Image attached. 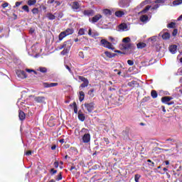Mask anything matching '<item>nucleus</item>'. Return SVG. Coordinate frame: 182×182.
Here are the masks:
<instances>
[{"label":"nucleus","instance_id":"nucleus-25","mask_svg":"<svg viewBox=\"0 0 182 182\" xmlns=\"http://www.w3.org/2000/svg\"><path fill=\"white\" fill-rule=\"evenodd\" d=\"M37 70L41 72V73H46L48 72V69L45 67H39Z\"/></svg>","mask_w":182,"mask_h":182},{"label":"nucleus","instance_id":"nucleus-27","mask_svg":"<svg viewBox=\"0 0 182 182\" xmlns=\"http://www.w3.org/2000/svg\"><path fill=\"white\" fill-rule=\"evenodd\" d=\"M66 36L67 35L65 34V31L61 32L58 36L59 41H63V38H66Z\"/></svg>","mask_w":182,"mask_h":182},{"label":"nucleus","instance_id":"nucleus-39","mask_svg":"<svg viewBox=\"0 0 182 182\" xmlns=\"http://www.w3.org/2000/svg\"><path fill=\"white\" fill-rule=\"evenodd\" d=\"M130 41H131V39L129 37H126L122 39V42H124V43H129L130 42Z\"/></svg>","mask_w":182,"mask_h":182},{"label":"nucleus","instance_id":"nucleus-30","mask_svg":"<svg viewBox=\"0 0 182 182\" xmlns=\"http://www.w3.org/2000/svg\"><path fill=\"white\" fill-rule=\"evenodd\" d=\"M85 100V92L83 91L80 92V102Z\"/></svg>","mask_w":182,"mask_h":182},{"label":"nucleus","instance_id":"nucleus-45","mask_svg":"<svg viewBox=\"0 0 182 182\" xmlns=\"http://www.w3.org/2000/svg\"><path fill=\"white\" fill-rule=\"evenodd\" d=\"M73 107H74V113L77 114V105H76V102L73 103Z\"/></svg>","mask_w":182,"mask_h":182},{"label":"nucleus","instance_id":"nucleus-10","mask_svg":"<svg viewBox=\"0 0 182 182\" xmlns=\"http://www.w3.org/2000/svg\"><path fill=\"white\" fill-rule=\"evenodd\" d=\"M36 52H38V47H36V45H33V46H31L28 53V55H30V56H33V55H35Z\"/></svg>","mask_w":182,"mask_h":182},{"label":"nucleus","instance_id":"nucleus-61","mask_svg":"<svg viewBox=\"0 0 182 182\" xmlns=\"http://www.w3.org/2000/svg\"><path fill=\"white\" fill-rule=\"evenodd\" d=\"M26 156H32V151H28L27 152H26Z\"/></svg>","mask_w":182,"mask_h":182},{"label":"nucleus","instance_id":"nucleus-19","mask_svg":"<svg viewBox=\"0 0 182 182\" xmlns=\"http://www.w3.org/2000/svg\"><path fill=\"white\" fill-rule=\"evenodd\" d=\"M78 119L80 120V122H83L86 119V117L84 115L83 113H82V111L78 112Z\"/></svg>","mask_w":182,"mask_h":182},{"label":"nucleus","instance_id":"nucleus-5","mask_svg":"<svg viewBox=\"0 0 182 182\" xmlns=\"http://www.w3.org/2000/svg\"><path fill=\"white\" fill-rule=\"evenodd\" d=\"M85 109H87L88 113H92L95 110V102L85 103L84 105Z\"/></svg>","mask_w":182,"mask_h":182},{"label":"nucleus","instance_id":"nucleus-43","mask_svg":"<svg viewBox=\"0 0 182 182\" xmlns=\"http://www.w3.org/2000/svg\"><path fill=\"white\" fill-rule=\"evenodd\" d=\"M140 177H141V176L139 174H136L134 176L135 182H139V180H140Z\"/></svg>","mask_w":182,"mask_h":182},{"label":"nucleus","instance_id":"nucleus-36","mask_svg":"<svg viewBox=\"0 0 182 182\" xmlns=\"http://www.w3.org/2000/svg\"><path fill=\"white\" fill-rule=\"evenodd\" d=\"M56 181H60V180H62L63 177H62V172H60L58 176H56L55 177Z\"/></svg>","mask_w":182,"mask_h":182},{"label":"nucleus","instance_id":"nucleus-40","mask_svg":"<svg viewBox=\"0 0 182 182\" xmlns=\"http://www.w3.org/2000/svg\"><path fill=\"white\" fill-rule=\"evenodd\" d=\"M176 26V23L171 22L167 25V28H173Z\"/></svg>","mask_w":182,"mask_h":182},{"label":"nucleus","instance_id":"nucleus-24","mask_svg":"<svg viewBox=\"0 0 182 182\" xmlns=\"http://www.w3.org/2000/svg\"><path fill=\"white\" fill-rule=\"evenodd\" d=\"M75 32V31L73 28H67L64 33H65V35L68 36V35H72Z\"/></svg>","mask_w":182,"mask_h":182},{"label":"nucleus","instance_id":"nucleus-2","mask_svg":"<svg viewBox=\"0 0 182 182\" xmlns=\"http://www.w3.org/2000/svg\"><path fill=\"white\" fill-rule=\"evenodd\" d=\"M100 44L102 46L107 48V49H111L112 50L114 49V48H113V45H112L110 42L107 41L106 39H102L100 41Z\"/></svg>","mask_w":182,"mask_h":182},{"label":"nucleus","instance_id":"nucleus-18","mask_svg":"<svg viewBox=\"0 0 182 182\" xmlns=\"http://www.w3.org/2000/svg\"><path fill=\"white\" fill-rule=\"evenodd\" d=\"M173 97L166 96L161 98L162 103H165V105H167V102H170V100H172Z\"/></svg>","mask_w":182,"mask_h":182},{"label":"nucleus","instance_id":"nucleus-44","mask_svg":"<svg viewBox=\"0 0 182 182\" xmlns=\"http://www.w3.org/2000/svg\"><path fill=\"white\" fill-rule=\"evenodd\" d=\"M22 9L26 12H29V7L27 5H24L22 6Z\"/></svg>","mask_w":182,"mask_h":182},{"label":"nucleus","instance_id":"nucleus-26","mask_svg":"<svg viewBox=\"0 0 182 182\" xmlns=\"http://www.w3.org/2000/svg\"><path fill=\"white\" fill-rule=\"evenodd\" d=\"M103 14L106 15V16H110V15H112V11L106 9L103 10Z\"/></svg>","mask_w":182,"mask_h":182},{"label":"nucleus","instance_id":"nucleus-46","mask_svg":"<svg viewBox=\"0 0 182 182\" xmlns=\"http://www.w3.org/2000/svg\"><path fill=\"white\" fill-rule=\"evenodd\" d=\"M95 92V90L94 89H91L88 91V95L90 96H91L92 97H93L94 95H93V92Z\"/></svg>","mask_w":182,"mask_h":182},{"label":"nucleus","instance_id":"nucleus-31","mask_svg":"<svg viewBox=\"0 0 182 182\" xmlns=\"http://www.w3.org/2000/svg\"><path fill=\"white\" fill-rule=\"evenodd\" d=\"M136 85H137V82L132 80L129 82H128L127 85L129 86L130 87H133L134 86H136Z\"/></svg>","mask_w":182,"mask_h":182},{"label":"nucleus","instance_id":"nucleus-57","mask_svg":"<svg viewBox=\"0 0 182 182\" xmlns=\"http://www.w3.org/2000/svg\"><path fill=\"white\" fill-rule=\"evenodd\" d=\"M158 8H160V4H155L151 9H158Z\"/></svg>","mask_w":182,"mask_h":182},{"label":"nucleus","instance_id":"nucleus-33","mask_svg":"<svg viewBox=\"0 0 182 182\" xmlns=\"http://www.w3.org/2000/svg\"><path fill=\"white\" fill-rule=\"evenodd\" d=\"M85 32H86V28H80L78 31V35L82 36V35H85Z\"/></svg>","mask_w":182,"mask_h":182},{"label":"nucleus","instance_id":"nucleus-47","mask_svg":"<svg viewBox=\"0 0 182 182\" xmlns=\"http://www.w3.org/2000/svg\"><path fill=\"white\" fill-rule=\"evenodd\" d=\"M182 3V0H175L173 1V5H180Z\"/></svg>","mask_w":182,"mask_h":182},{"label":"nucleus","instance_id":"nucleus-55","mask_svg":"<svg viewBox=\"0 0 182 182\" xmlns=\"http://www.w3.org/2000/svg\"><path fill=\"white\" fill-rule=\"evenodd\" d=\"M96 36H99V33L97 32H92V38H96Z\"/></svg>","mask_w":182,"mask_h":182},{"label":"nucleus","instance_id":"nucleus-13","mask_svg":"<svg viewBox=\"0 0 182 182\" xmlns=\"http://www.w3.org/2000/svg\"><path fill=\"white\" fill-rule=\"evenodd\" d=\"M58 82H44L43 83V87H55V86H58Z\"/></svg>","mask_w":182,"mask_h":182},{"label":"nucleus","instance_id":"nucleus-3","mask_svg":"<svg viewBox=\"0 0 182 182\" xmlns=\"http://www.w3.org/2000/svg\"><path fill=\"white\" fill-rule=\"evenodd\" d=\"M118 31L119 32H127V31H130V26L127 25L126 23H122L118 26Z\"/></svg>","mask_w":182,"mask_h":182},{"label":"nucleus","instance_id":"nucleus-58","mask_svg":"<svg viewBox=\"0 0 182 182\" xmlns=\"http://www.w3.org/2000/svg\"><path fill=\"white\" fill-rule=\"evenodd\" d=\"M54 3L56 4V6H60L61 5V2L59 1H54Z\"/></svg>","mask_w":182,"mask_h":182},{"label":"nucleus","instance_id":"nucleus-21","mask_svg":"<svg viewBox=\"0 0 182 182\" xmlns=\"http://www.w3.org/2000/svg\"><path fill=\"white\" fill-rule=\"evenodd\" d=\"M18 117L20 120H25L26 115L25 114V112H23V111H20L18 113Z\"/></svg>","mask_w":182,"mask_h":182},{"label":"nucleus","instance_id":"nucleus-20","mask_svg":"<svg viewBox=\"0 0 182 182\" xmlns=\"http://www.w3.org/2000/svg\"><path fill=\"white\" fill-rule=\"evenodd\" d=\"M141 22H144V23L149 22V16L147 15H143L140 17Z\"/></svg>","mask_w":182,"mask_h":182},{"label":"nucleus","instance_id":"nucleus-22","mask_svg":"<svg viewBox=\"0 0 182 182\" xmlns=\"http://www.w3.org/2000/svg\"><path fill=\"white\" fill-rule=\"evenodd\" d=\"M124 15V11H117L115 12V16L117 18H122Z\"/></svg>","mask_w":182,"mask_h":182},{"label":"nucleus","instance_id":"nucleus-42","mask_svg":"<svg viewBox=\"0 0 182 182\" xmlns=\"http://www.w3.org/2000/svg\"><path fill=\"white\" fill-rule=\"evenodd\" d=\"M50 173L51 176H54V174H56L58 173V171L55 170L54 168H51L50 170Z\"/></svg>","mask_w":182,"mask_h":182},{"label":"nucleus","instance_id":"nucleus-9","mask_svg":"<svg viewBox=\"0 0 182 182\" xmlns=\"http://www.w3.org/2000/svg\"><path fill=\"white\" fill-rule=\"evenodd\" d=\"M102 16L100 14H97L92 18H89V21L92 22V23H96V22H98L100 19H102Z\"/></svg>","mask_w":182,"mask_h":182},{"label":"nucleus","instance_id":"nucleus-60","mask_svg":"<svg viewBox=\"0 0 182 182\" xmlns=\"http://www.w3.org/2000/svg\"><path fill=\"white\" fill-rule=\"evenodd\" d=\"M34 32H35V28H30L29 33H31L32 35V33H33Z\"/></svg>","mask_w":182,"mask_h":182},{"label":"nucleus","instance_id":"nucleus-23","mask_svg":"<svg viewBox=\"0 0 182 182\" xmlns=\"http://www.w3.org/2000/svg\"><path fill=\"white\" fill-rule=\"evenodd\" d=\"M122 48L123 49H124L125 50H127L129 49H132V43H124L122 44Z\"/></svg>","mask_w":182,"mask_h":182},{"label":"nucleus","instance_id":"nucleus-35","mask_svg":"<svg viewBox=\"0 0 182 182\" xmlns=\"http://www.w3.org/2000/svg\"><path fill=\"white\" fill-rule=\"evenodd\" d=\"M27 4L29 5V6H32L36 4V0H28Z\"/></svg>","mask_w":182,"mask_h":182},{"label":"nucleus","instance_id":"nucleus-53","mask_svg":"<svg viewBox=\"0 0 182 182\" xmlns=\"http://www.w3.org/2000/svg\"><path fill=\"white\" fill-rule=\"evenodd\" d=\"M150 41H151V42H156V41H157V36H153L150 38Z\"/></svg>","mask_w":182,"mask_h":182},{"label":"nucleus","instance_id":"nucleus-62","mask_svg":"<svg viewBox=\"0 0 182 182\" xmlns=\"http://www.w3.org/2000/svg\"><path fill=\"white\" fill-rule=\"evenodd\" d=\"M9 4L8 3H4L1 5L2 8H7V6H9Z\"/></svg>","mask_w":182,"mask_h":182},{"label":"nucleus","instance_id":"nucleus-41","mask_svg":"<svg viewBox=\"0 0 182 182\" xmlns=\"http://www.w3.org/2000/svg\"><path fill=\"white\" fill-rule=\"evenodd\" d=\"M67 53H69V50L66 48H64V50L60 53V54L63 55H67Z\"/></svg>","mask_w":182,"mask_h":182},{"label":"nucleus","instance_id":"nucleus-49","mask_svg":"<svg viewBox=\"0 0 182 182\" xmlns=\"http://www.w3.org/2000/svg\"><path fill=\"white\" fill-rule=\"evenodd\" d=\"M127 63L129 65V66H133V65H134V62L132 60H128Z\"/></svg>","mask_w":182,"mask_h":182},{"label":"nucleus","instance_id":"nucleus-6","mask_svg":"<svg viewBox=\"0 0 182 182\" xmlns=\"http://www.w3.org/2000/svg\"><path fill=\"white\" fill-rule=\"evenodd\" d=\"M34 101H36V103H42L43 105H46V97L43 96L34 97Z\"/></svg>","mask_w":182,"mask_h":182},{"label":"nucleus","instance_id":"nucleus-63","mask_svg":"<svg viewBox=\"0 0 182 182\" xmlns=\"http://www.w3.org/2000/svg\"><path fill=\"white\" fill-rule=\"evenodd\" d=\"M88 35L90 36H92L93 35V33H92V28H90L89 31H88Z\"/></svg>","mask_w":182,"mask_h":182},{"label":"nucleus","instance_id":"nucleus-4","mask_svg":"<svg viewBox=\"0 0 182 182\" xmlns=\"http://www.w3.org/2000/svg\"><path fill=\"white\" fill-rule=\"evenodd\" d=\"M78 79L81 82H83V83L80 85V87L83 88V87H87L89 86V80H87V78L83 76H78Z\"/></svg>","mask_w":182,"mask_h":182},{"label":"nucleus","instance_id":"nucleus-54","mask_svg":"<svg viewBox=\"0 0 182 182\" xmlns=\"http://www.w3.org/2000/svg\"><path fill=\"white\" fill-rule=\"evenodd\" d=\"M177 33H178V30L177 29H174L173 31L172 35H173V36H177Z\"/></svg>","mask_w":182,"mask_h":182},{"label":"nucleus","instance_id":"nucleus-1","mask_svg":"<svg viewBox=\"0 0 182 182\" xmlns=\"http://www.w3.org/2000/svg\"><path fill=\"white\" fill-rule=\"evenodd\" d=\"M79 134L81 136V143L85 144H90V131L86 128H82Z\"/></svg>","mask_w":182,"mask_h":182},{"label":"nucleus","instance_id":"nucleus-59","mask_svg":"<svg viewBox=\"0 0 182 182\" xmlns=\"http://www.w3.org/2000/svg\"><path fill=\"white\" fill-rule=\"evenodd\" d=\"M54 167L55 168H58V167H59V162L58 161L54 162Z\"/></svg>","mask_w":182,"mask_h":182},{"label":"nucleus","instance_id":"nucleus-8","mask_svg":"<svg viewBox=\"0 0 182 182\" xmlns=\"http://www.w3.org/2000/svg\"><path fill=\"white\" fill-rule=\"evenodd\" d=\"M16 73L18 77H19L20 79H25L27 77L26 73L23 70H17L16 71Z\"/></svg>","mask_w":182,"mask_h":182},{"label":"nucleus","instance_id":"nucleus-11","mask_svg":"<svg viewBox=\"0 0 182 182\" xmlns=\"http://www.w3.org/2000/svg\"><path fill=\"white\" fill-rule=\"evenodd\" d=\"M72 9H73L75 12H79V9H80V5H79V2L77 1L73 2Z\"/></svg>","mask_w":182,"mask_h":182},{"label":"nucleus","instance_id":"nucleus-37","mask_svg":"<svg viewBox=\"0 0 182 182\" xmlns=\"http://www.w3.org/2000/svg\"><path fill=\"white\" fill-rule=\"evenodd\" d=\"M32 14H33V15H38V14H39V9L38 8H33L31 10Z\"/></svg>","mask_w":182,"mask_h":182},{"label":"nucleus","instance_id":"nucleus-64","mask_svg":"<svg viewBox=\"0 0 182 182\" xmlns=\"http://www.w3.org/2000/svg\"><path fill=\"white\" fill-rule=\"evenodd\" d=\"M20 6H21V2L17 1V2H16V6H14V8H16V7Z\"/></svg>","mask_w":182,"mask_h":182},{"label":"nucleus","instance_id":"nucleus-51","mask_svg":"<svg viewBox=\"0 0 182 182\" xmlns=\"http://www.w3.org/2000/svg\"><path fill=\"white\" fill-rule=\"evenodd\" d=\"M166 2L165 0H156L155 4H164Z\"/></svg>","mask_w":182,"mask_h":182},{"label":"nucleus","instance_id":"nucleus-34","mask_svg":"<svg viewBox=\"0 0 182 182\" xmlns=\"http://www.w3.org/2000/svg\"><path fill=\"white\" fill-rule=\"evenodd\" d=\"M138 49H143V48H144L146 46V43H139L137 45H136Z\"/></svg>","mask_w":182,"mask_h":182},{"label":"nucleus","instance_id":"nucleus-12","mask_svg":"<svg viewBox=\"0 0 182 182\" xmlns=\"http://www.w3.org/2000/svg\"><path fill=\"white\" fill-rule=\"evenodd\" d=\"M63 48H64V49H67L68 50H70V48H72V41L69 40L64 42L63 44Z\"/></svg>","mask_w":182,"mask_h":182},{"label":"nucleus","instance_id":"nucleus-17","mask_svg":"<svg viewBox=\"0 0 182 182\" xmlns=\"http://www.w3.org/2000/svg\"><path fill=\"white\" fill-rule=\"evenodd\" d=\"M169 52L172 53V55H174L177 53V46L176 45H172L169 46Z\"/></svg>","mask_w":182,"mask_h":182},{"label":"nucleus","instance_id":"nucleus-28","mask_svg":"<svg viewBox=\"0 0 182 182\" xmlns=\"http://www.w3.org/2000/svg\"><path fill=\"white\" fill-rule=\"evenodd\" d=\"M105 53L107 58H114V56H116V54L112 53L109 51H105Z\"/></svg>","mask_w":182,"mask_h":182},{"label":"nucleus","instance_id":"nucleus-56","mask_svg":"<svg viewBox=\"0 0 182 182\" xmlns=\"http://www.w3.org/2000/svg\"><path fill=\"white\" fill-rule=\"evenodd\" d=\"M58 18H59L60 19L62 18H63V13L59 12V13L58 14Z\"/></svg>","mask_w":182,"mask_h":182},{"label":"nucleus","instance_id":"nucleus-48","mask_svg":"<svg viewBox=\"0 0 182 182\" xmlns=\"http://www.w3.org/2000/svg\"><path fill=\"white\" fill-rule=\"evenodd\" d=\"M65 67L66 69L68 70V72H69L70 73H71V75H73V72H72V70L70 69V67H69V65H65Z\"/></svg>","mask_w":182,"mask_h":182},{"label":"nucleus","instance_id":"nucleus-32","mask_svg":"<svg viewBox=\"0 0 182 182\" xmlns=\"http://www.w3.org/2000/svg\"><path fill=\"white\" fill-rule=\"evenodd\" d=\"M151 96L153 99L157 98V96H158L157 92L156 90H152L151 92Z\"/></svg>","mask_w":182,"mask_h":182},{"label":"nucleus","instance_id":"nucleus-16","mask_svg":"<svg viewBox=\"0 0 182 182\" xmlns=\"http://www.w3.org/2000/svg\"><path fill=\"white\" fill-rule=\"evenodd\" d=\"M55 15H58V13H55L54 14H53L52 13H48L46 14V17L48 18V19H49V21H53L56 19V16Z\"/></svg>","mask_w":182,"mask_h":182},{"label":"nucleus","instance_id":"nucleus-50","mask_svg":"<svg viewBox=\"0 0 182 182\" xmlns=\"http://www.w3.org/2000/svg\"><path fill=\"white\" fill-rule=\"evenodd\" d=\"M26 72H28V73H32V72H33V73L35 74V75H36V71H35V70H31V69H26Z\"/></svg>","mask_w":182,"mask_h":182},{"label":"nucleus","instance_id":"nucleus-38","mask_svg":"<svg viewBox=\"0 0 182 182\" xmlns=\"http://www.w3.org/2000/svg\"><path fill=\"white\" fill-rule=\"evenodd\" d=\"M150 8H151V6H146V8L143 11H141L139 14H146V12H147V11L150 9Z\"/></svg>","mask_w":182,"mask_h":182},{"label":"nucleus","instance_id":"nucleus-52","mask_svg":"<svg viewBox=\"0 0 182 182\" xmlns=\"http://www.w3.org/2000/svg\"><path fill=\"white\" fill-rule=\"evenodd\" d=\"M147 162L151 163V164H149V166H151V167H154V162L151 161V160L148 159Z\"/></svg>","mask_w":182,"mask_h":182},{"label":"nucleus","instance_id":"nucleus-14","mask_svg":"<svg viewBox=\"0 0 182 182\" xmlns=\"http://www.w3.org/2000/svg\"><path fill=\"white\" fill-rule=\"evenodd\" d=\"M83 14L85 16H93L95 15V11L92 9L85 10L83 11Z\"/></svg>","mask_w":182,"mask_h":182},{"label":"nucleus","instance_id":"nucleus-15","mask_svg":"<svg viewBox=\"0 0 182 182\" xmlns=\"http://www.w3.org/2000/svg\"><path fill=\"white\" fill-rule=\"evenodd\" d=\"M159 36H161L164 41H168L171 36L169 33L165 32L163 33V32H161Z\"/></svg>","mask_w":182,"mask_h":182},{"label":"nucleus","instance_id":"nucleus-7","mask_svg":"<svg viewBox=\"0 0 182 182\" xmlns=\"http://www.w3.org/2000/svg\"><path fill=\"white\" fill-rule=\"evenodd\" d=\"M132 0H120L119 3V6L120 8H127L129 6Z\"/></svg>","mask_w":182,"mask_h":182},{"label":"nucleus","instance_id":"nucleus-29","mask_svg":"<svg viewBox=\"0 0 182 182\" xmlns=\"http://www.w3.org/2000/svg\"><path fill=\"white\" fill-rule=\"evenodd\" d=\"M150 2H151V0H145L144 1H142L140 4L139 6L140 8H143L144 5H147V4H150Z\"/></svg>","mask_w":182,"mask_h":182}]
</instances>
